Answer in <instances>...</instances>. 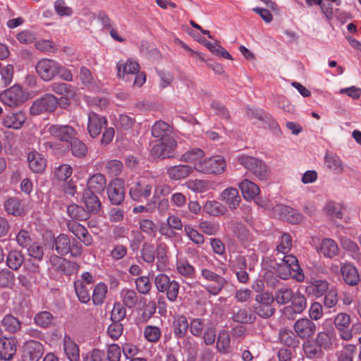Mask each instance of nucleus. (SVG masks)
<instances>
[{
  "label": "nucleus",
  "mask_w": 361,
  "mask_h": 361,
  "mask_svg": "<svg viewBox=\"0 0 361 361\" xmlns=\"http://www.w3.org/2000/svg\"><path fill=\"white\" fill-rule=\"evenodd\" d=\"M279 260L276 262V271L279 277L283 280H287L291 276V273H295L293 278L297 281L301 282L305 279V275L302 273L298 260L293 255H284L283 257H276L274 260Z\"/></svg>",
  "instance_id": "obj_1"
},
{
  "label": "nucleus",
  "mask_w": 361,
  "mask_h": 361,
  "mask_svg": "<svg viewBox=\"0 0 361 361\" xmlns=\"http://www.w3.org/2000/svg\"><path fill=\"white\" fill-rule=\"evenodd\" d=\"M130 198L136 202H142L150 197L153 189V180L141 177L128 185Z\"/></svg>",
  "instance_id": "obj_2"
},
{
  "label": "nucleus",
  "mask_w": 361,
  "mask_h": 361,
  "mask_svg": "<svg viewBox=\"0 0 361 361\" xmlns=\"http://www.w3.org/2000/svg\"><path fill=\"white\" fill-rule=\"evenodd\" d=\"M226 161L221 156H212L194 164V169L204 174H221L226 169Z\"/></svg>",
  "instance_id": "obj_3"
},
{
  "label": "nucleus",
  "mask_w": 361,
  "mask_h": 361,
  "mask_svg": "<svg viewBox=\"0 0 361 361\" xmlns=\"http://www.w3.org/2000/svg\"><path fill=\"white\" fill-rule=\"evenodd\" d=\"M238 161L259 180H266L269 172L267 166L254 157L243 154L238 157Z\"/></svg>",
  "instance_id": "obj_4"
},
{
  "label": "nucleus",
  "mask_w": 361,
  "mask_h": 361,
  "mask_svg": "<svg viewBox=\"0 0 361 361\" xmlns=\"http://www.w3.org/2000/svg\"><path fill=\"white\" fill-rule=\"evenodd\" d=\"M151 134L154 137L164 141L170 148L177 147L173 128L163 121H157L154 123L152 126Z\"/></svg>",
  "instance_id": "obj_5"
},
{
  "label": "nucleus",
  "mask_w": 361,
  "mask_h": 361,
  "mask_svg": "<svg viewBox=\"0 0 361 361\" xmlns=\"http://www.w3.org/2000/svg\"><path fill=\"white\" fill-rule=\"evenodd\" d=\"M255 301L257 304L254 307L255 312L260 317L267 319L274 314L275 309L272 304L274 298L271 293H259L255 296Z\"/></svg>",
  "instance_id": "obj_6"
},
{
  "label": "nucleus",
  "mask_w": 361,
  "mask_h": 361,
  "mask_svg": "<svg viewBox=\"0 0 361 361\" xmlns=\"http://www.w3.org/2000/svg\"><path fill=\"white\" fill-rule=\"evenodd\" d=\"M57 98L51 94H46L35 100L30 108V114L38 116L44 113L54 111L58 106Z\"/></svg>",
  "instance_id": "obj_7"
},
{
  "label": "nucleus",
  "mask_w": 361,
  "mask_h": 361,
  "mask_svg": "<svg viewBox=\"0 0 361 361\" xmlns=\"http://www.w3.org/2000/svg\"><path fill=\"white\" fill-rule=\"evenodd\" d=\"M201 276L206 281L213 282V283L204 286V288L207 292L212 295H217L219 294L227 283V280L225 278L209 269H202L201 271Z\"/></svg>",
  "instance_id": "obj_8"
},
{
  "label": "nucleus",
  "mask_w": 361,
  "mask_h": 361,
  "mask_svg": "<svg viewBox=\"0 0 361 361\" xmlns=\"http://www.w3.org/2000/svg\"><path fill=\"white\" fill-rule=\"evenodd\" d=\"M59 63L53 59H42L35 65V70L44 81H50L59 75Z\"/></svg>",
  "instance_id": "obj_9"
},
{
  "label": "nucleus",
  "mask_w": 361,
  "mask_h": 361,
  "mask_svg": "<svg viewBox=\"0 0 361 361\" xmlns=\"http://www.w3.org/2000/svg\"><path fill=\"white\" fill-rule=\"evenodd\" d=\"M0 99L10 107L20 106L26 101L23 91L18 85H14L1 93Z\"/></svg>",
  "instance_id": "obj_10"
},
{
  "label": "nucleus",
  "mask_w": 361,
  "mask_h": 361,
  "mask_svg": "<svg viewBox=\"0 0 361 361\" xmlns=\"http://www.w3.org/2000/svg\"><path fill=\"white\" fill-rule=\"evenodd\" d=\"M51 268L61 274L71 275L78 271L79 265L70 260H67L56 255H52L49 258Z\"/></svg>",
  "instance_id": "obj_11"
},
{
  "label": "nucleus",
  "mask_w": 361,
  "mask_h": 361,
  "mask_svg": "<svg viewBox=\"0 0 361 361\" xmlns=\"http://www.w3.org/2000/svg\"><path fill=\"white\" fill-rule=\"evenodd\" d=\"M274 215L291 224H298L303 220L302 214L290 207L283 204H277L274 207Z\"/></svg>",
  "instance_id": "obj_12"
},
{
  "label": "nucleus",
  "mask_w": 361,
  "mask_h": 361,
  "mask_svg": "<svg viewBox=\"0 0 361 361\" xmlns=\"http://www.w3.org/2000/svg\"><path fill=\"white\" fill-rule=\"evenodd\" d=\"M107 194L111 204H121L125 198L123 181L118 178L111 180L107 186Z\"/></svg>",
  "instance_id": "obj_13"
},
{
  "label": "nucleus",
  "mask_w": 361,
  "mask_h": 361,
  "mask_svg": "<svg viewBox=\"0 0 361 361\" xmlns=\"http://www.w3.org/2000/svg\"><path fill=\"white\" fill-rule=\"evenodd\" d=\"M51 137L62 142H70L76 135V130L71 126L51 125L48 128Z\"/></svg>",
  "instance_id": "obj_14"
},
{
  "label": "nucleus",
  "mask_w": 361,
  "mask_h": 361,
  "mask_svg": "<svg viewBox=\"0 0 361 361\" xmlns=\"http://www.w3.org/2000/svg\"><path fill=\"white\" fill-rule=\"evenodd\" d=\"M293 329L299 338L308 339L315 334L317 326L311 319L302 318L295 322Z\"/></svg>",
  "instance_id": "obj_15"
},
{
  "label": "nucleus",
  "mask_w": 361,
  "mask_h": 361,
  "mask_svg": "<svg viewBox=\"0 0 361 361\" xmlns=\"http://www.w3.org/2000/svg\"><path fill=\"white\" fill-rule=\"evenodd\" d=\"M107 125V120L105 117L99 116L94 112L88 114L87 130L91 137H97L101 133L102 129Z\"/></svg>",
  "instance_id": "obj_16"
},
{
  "label": "nucleus",
  "mask_w": 361,
  "mask_h": 361,
  "mask_svg": "<svg viewBox=\"0 0 361 361\" xmlns=\"http://www.w3.org/2000/svg\"><path fill=\"white\" fill-rule=\"evenodd\" d=\"M44 353L43 345L35 341H27L24 346L23 358L25 361H39Z\"/></svg>",
  "instance_id": "obj_17"
},
{
  "label": "nucleus",
  "mask_w": 361,
  "mask_h": 361,
  "mask_svg": "<svg viewBox=\"0 0 361 361\" xmlns=\"http://www.w3.org/2000/svg\"><path fill=\"white\" fill-rule=\"evenodd\" d=\"M116 68L118 76L128 81L130 80V77H133L135 74L137 73L140 66L137 62L128 59L126 61H118Z\"/></svg>",
  "instance_id": "obj_18"
},
{
  "label": "nucleus",
  "mask_w": 361,
  "mask_h": 361,
  "mask_svg": "<svg viewBox=\"0 0 361 361\" xmlns=\"http://www.w3.org/2000/svg\"><path fill=\"white\" fill-rule=\"evenodd\" d=\"M350 324V317L348 314L339 313L334 319L336 328L340 331L342 339L349 341L353 337L352 331L348 329Z\"/></svg>",
  "instance_id": "obj_19"
},
{
  "label": "nucleus",
  "mask_w": 361,
  "mask_h": 361,
  "mask_svg": "<svg viewBox=\"0 0 361 361\" xmlns=\"http://www.w3.org/2000/svg\"><path fill=\"white\" fill-rule=\"evenodd\" d=\"M68 230L74 234L85 245L89 246L92 243V238L87 228L76 221H69L67 223Z\"/></svg>",
  "instance_id": "obj_20"
},
{
  "label": "nucleus",
  "mask_w": 361,
  "mask_h": 361,
  "mask_svg": "<svg viewBox=\"0 0 361 361\" xmlns=\"http://www.w3.org/2000/svg\"><path fill=\"white\" fill-rule=\"evenodd\" d=\"M16 341L13 338H0V358L11 360L16 353Z\"/></svg>",
  "instance_id": "obj_21"
},
{
  "label": "nucleus",
  "mask_w": 361,
  "mask_h": 361,
  "mask_svg": "<svg viewBox=\"0 0 361 361\" xmlns=\"http://www.w3.org/2000/svg\"><path fill=\"white\" fill-rule=\"evenodd\" d=\"M63 350L70 361H79L80 350L77 343L68 334H65L63 338Z\"/></svg>",
  "instance_id": "obj_22"
},
{
  "label": "nucleus",
  "mask_w": 361,
  "mask_h": 361,
  "mask_svg": "<svg viewBox=\"0 0 361 361\" xmlns=\"http://www.w3.org/2000/svg\"><path fill=\"white\" fill-rule=\"evenodd\" d=\"M25 120V114L19 111L6 115L3 119L2 124L8 128L19 129L22 127Z\"/></svg>",
  "instance_id": "obj_23"
},
{
  "label": "nucleus",
  "mask_w": 361,
  "mask_h": 361,
  "mask_svg": "<svg viewBox=\"0 0 361 361\" xmlns=\"http://www.w3.org/2000/svg\"><path fill=\"white\" fill-rule=\"evenodd\" d=\"M193 170H195L194 166L180 164L168 168L167 174L171 180H179L188 177Z\"/></svg>",
  "instance_id": "obj_24"
},
{
  "label": "nucleus",
  "mask_w": 361,
  "mask_h": 361,
  "mask_svg": "<svg viewBox=\"0 0 361 361\" xmlns=\"http://www.w3.org/2000/svg\"><path fill=\"white\" fill-rule=\"evenodd\" d=\"M341 274L344 281L350 286H355L360 281V276L356 267L350 263L341 267Z\"/></svg>",
  "instance_id": "obj_25"
},
{
  "label": "nucleus",
  "mask_w": 361,
  "mask_h": 361,
  "mask_svg": "<svg viewBox=\"0 0 361 361\" xmlns=\"http://www.w3.org/2000/svg\"><path fill=\"white\" fill-rule=\"evenodd\" d=\"M27 161L30 170L34 173H41L46 167V159L36 151L29 152Z\"/></svg>",
  "instance_id": "obj_26"
},
{
  "label": "nucleus",
  "mask_w": 361,
  "mask_h": 361,
  "mask_svg": "<svg viewBox=\"0 0 361 361\" xmlns=\"http://www.w3.org/2000/svg\"><path fill=\"white\" fill-rule=\"evenodd\" d=\"M175 149L176 147L170 148L164 141H161L160 143L156 144L152 147L151 154L156 158H174L176 157Z\"/></svg>",
  "instance_id": "obj_27"
},
{
  "label": "nucleus",
  "mask_w": 361,
  "mask_h": 361,
  "mask_svg": "<svg viewBox=\"0 0 361 361\" xmlns=\"http://www.w3.org/2000/svg\"><path fill=\"white\" fill-rule=\"evenodd\" d=\"M167 250L168 247L165 243H157L155 254L157 257L156 266L158 271H164L167 267L169 262Z\"/></svg>",
  "instance_id": "obj_28"
},
{
  "label": "nucleus",
  "mask_w": 361,
  "mask_h": 361,
  "mask_svg": "<svg viewBox=\"0 0 361 361\" xmlns=\"http://www.w3.org/2000/svg\"><path fill=\"white\" fill-rule=\"evenodd\" d=\"M106 186V178L101 173H96L91 176L87 180V189L92 193H100L103 192Z\"/></svg>",
  "instance_id": "obj_29"
},
{
  "label": "nucleus",
  "mask_w": 361,
  "mask_h": 361,
  "mask_svg": "<svg viewBox=\"0 0 361 361\" xmlns=\"http://www.w3.org/2000/svg\"><path fill=\"white\" fill-rule=\"evenodd\" d=\"M82 202L85 204L87 212L90 214L97 213L100 209L101 202L95 193L90 190H84L82 194Z\"/></svg>",
  "instance_id": "obj_30"
},
{
  "label": "nucleus",
  "mask_w": 361,
  "mask_h": 361,
  "mask_svg": "<svg viewBox=\"0 0 361 361\" xmlns=\"http://www.w3.org/2000/svg\"><path fill=\"white\" fill-rule=\"evenodd\" d=\"M221 198L231 209H236L241 200L238 190L235 188L225 189L221 193Z\"/></svg>",
  "instance_id": "obj_31"
},
{
  "label": "nucleus",
  "mask_w": 361,
  "mask_h": 361,
  "mask_svg": "<svg viewBox=\"0 0 361 361\" xmlns=\"http://www.w3.org/2000/svg\"><path fill=\"white\" fill-rule=\"evenodd\" d=\"M238 186L243 197L246 200L254 199L260 192L259 186L247 179L241 181Z\"/></svg>",
  "instance_id": "obj_32"
},
{
  "label": "nucleus",
  "mask_w": 361,
  "mask_h": 361,
  "mask_svg": "<svg viewBox=\"0 0 361 361\" xmlns=\"http://www.w3.org/2000/svg\"><path fill=\"white\" fill-rule=\"evenodd\" d=\"M317 250L326 257L332 258L338 253V249L336 242L330 238H324L322 240Z\"/></svg>",
  "instance_id": "obj_33"
},
{
  "label": "nucleus",
  "mask_w": 361,
  "mask_h": 361,
  "mask_svg": "<svg viewBox=\"0 0 361 361\" xmlns=\"http://www.w3.org/2000/svg\"><path fill=\"white\" fill-rule=\"evenodd\" d=\"M5 211L14 216H21L24 213V206L20 200L16 197L8 198L4 204Z\"/></svg>",
  "instance_id": "obj_34"
},
{
  "label": "nucleus",
  "mask_w": 361,
  "mask_h": 361,
  "mask_svg": "<svg viewBox=\"0 0 361 361\" xmlns=\"http://www.w3.org/2000/svg\"><path fill=\"white\" fill-rule=\"evenodd\" d=\"M189 324L187 318L183 315H178L173 322V331L178 338H184L186 335Z\"/></svg>",
  "instance_id": "obj_35"
},
{
  "label": "nucleus",
  "mask_w": 361,
  "mask_h": 361,
  "mask_svg": "<svg viewBox=\"0 0 361 361\" xmlns=\"http://www.w3.org/2000/svg\"><path fill=\"white\" fill-rule=\"evenodd\" d=\"M326 166L336 173H341L343 171V164L341 158L336 154L326 153L324 157Z\"/></svg>",
  "instance_id": "obj_36"
},
{
  "label": "nucleus",
  "mask_w": 361,
  "mask_h": 361,
  "mask_svg": "<svg viewBox=\"0 0 361 361\" xmlns=\"http://www.w3.org/2000/svg\"><path fill=\"white\" fill-rule=\"evenodd\" d=\"M307 302L306 298L300 293L297 292L294 293V297L291 299V305L286 307V312H293L296 314L301 313L306 307Z\"/></svg>",
  "instance_id": "obj_37"
},
{
  "label": "nucleus",
  "mask_w": 361,
  "mask_h": 361,
  "mask_svg": "<svg viewBox=\"0 0 361 361\" xmlns=\"http://www.w3.org/2000/svg\"><path fill=\"white\" fill-rule=\"evenodd\" d=\"M71 240L66 234H59L54 239V247L56 252L61 256L66 255L70 251Z\"/></svg>",
  "instance_id": "obj_38"
},
{
  "label": "nucleus",
  "mask_w": 361,
  "mask_h": 361,
  "mask_svg": "<svg viewBox=\"0 0 361 361\" xmlns=\"http://www.w3.org/2000/svg\"><path fill=\"white\" fill-rule=\"evenodd\" d=\"M329 284L326 281L314 280L306 287V292L313 293L317 298L321 297L327 291Z\"/></svg>",
  "instance_id": "obj_39"
},
{
  "label": "nucleus",
  "mask_w": 361,
  "mask_h": 361,
  "mask_svg": "<svg viewBox=\"0 0 361 361\" xmlns=\"http://www.w3.org/2000/svg\"><path fill=\"white\" fill-rule=\"evenodd\" d=\"M24 255L20 251L11 250L6 257V264L9 268L18 270L24 262Z\"/></svg>",
  "instance_id": "obj_40"
},
{
  "label": "nucleus",
  "mask_w": 361,
  "mask_h": 361,
  "mask_svg": "<svg viewBox=\"0 0 361 361\" xmlns=\"http://www.w3.org/2000/svg\"><path fill=\"white\" fill-rule=\"evenodd\" d=\"M279 338L282 343L288 347H295L299 343L295 333L287 329L280 330Z\"/></svg>",
  "instance_id": "obj_41"
},
{
  "label": "nucleus",
  "mask_w": 361,
  "mask_h": 361,
  "mask_svg": "<svg viewBox=\"0 0 361 361\" xmlns=\"http://www.w3.org/2000/svg\"><path fill=\"white\" fill-rule=\"evenodd\" d=\"M294 297L293 290L288 287L278 289L274 295V301L279 305H286Z\"/></svg>",
  "instance_id": "obj_42"
},
{
  "label": "nucleus",
  "mask_w": 361,
  "mask_h": 361,
  "mask_svg": "<svg viewBox=\"0 0 361 361\" xmlns=\"http://www.w3.org/2000/svg\"><path fill=\"white\" fill-rule=\"evenodd\" d=\"M233 319L236 322L247 324L253 322L255 320V316L250 308L244 307L234 313Z\"/></svg>",
  "instance_id": "obj_43"
},
{
  "label": "nucleus",
  "mask_w": 361,
  "mask_h": 361,
  "mask_svg": "<svg viewBox=\"0 0 361 361\" xmlns=\"http://www.w3.org/2000/svg\"><path fill=\"white\" fill-rule=\"evenodd\" d=\"M204 152L200 148H192L181 155L180 161L184 162H199L200 160H203L202 158L204 157Z\"/></svg>",
  "instance_id": "obj_44"
},
{
  "label": "nucleus",
  "mask_w": 361,
  "mask_h": 361,
  "mask_svg": "<svg viewBox=\"0 0 361 361\" xmlns=\"http://www.w3.org/2000/svg\"><path fill=\"white\" fill-rule=\"evenodd\" d=\"M303 350L305 355L311 359L319 358L323 355L322 350L316 343L307 341L303 343Z\"/></svg>",
  "instance_id": "obj_45"
},
{
  "label": "nucleus",
  "mask_w": 361,
  "mask_h": 361,
  "mask_svg": "<svg viewBox=\"0 0 361 361\" xmlns=\"http://www.w3.org/2000/svg\"><path fill=\"white\" fill-rule=\"evenodd\" d=\"M13 66L8 64L0 68V87L4 88L8 86L13 78Z\"/></svg>",
  "instance_id": "obj_46"
},
{
  "label": "nucleus",
  "mask_w": 361,
  "mask_h": 361,
  "mask_svg": "<svg viewBox=\"0 0 361 361\" xmlns=\"http://www.w3.org/2000/svg\"><path fill=\"white\" fill-rule=\"evenodd\" d=\"M292 247V238L286 233L282 234L281 237V242L276 247V257H283L290 250Z\"/></svg>",
  "instance_id": "obj_47"
},
{
  "label": "nucleus",
  "mask_w": 361,
  "mask_h": 361,
  "mask_svg": "<svg viewBox=\"0 0 361 361\" xmlns=\"http://www.w3.org/2000/svg\"><path fill=\"white\" fill-rule=\"evenodd\" d=\"M71 145V153L74 157L83 158L87 154V147L85 143L75 137L69 142Z\"/></svg>",
  "instance_id": "obj_48"
},
{
  "label": "nucleus",
  "mask_w": 361,
  "mask_h": 361,
  "mask_svg": "<svg viewBox=\"0 0 361 361\" xmlns=\"http://www.w3.org/2000/svg\"><path fill=\"white\" fill-rule=\"evenodd\" d=\"M67 212L73 219L86 220L90 214L83 207L75 204H71L67 207Z\"/></svg>",
  "instance_id": "obj_49"
},
{
  "label": "nucleus",
  "mask_w": 361,
  "mask_h": 361,
  "mask_svg": "<svg viewBox=\"0 0 361 361\" xmlns=\"http://www.w3.org/2000/svg\"><path fill=\"white\" fill-rule=\"evenodd\" d=\"M123 305L128 308H133L137 303L138 298L135 290L124 288L121 292Z\"/></svg>",
  "instance_id": "obj_50"
},
{
  "label": "nucleus",
  "mask_w": 361,
  "mask_h": 361,
  "mask_svg": "<svg viewBox=\"0 0 361 361\" xmlns=\"http://www.w3.org/2000/svg\"><path fill=\"white\" fill-rule=\"evenodd\" d=\"M107 293V286L103 283L97 284L93 290L92 302L95 305L103 304Z\"/></svg>",
  "instance_id": "obj_51"
},
{
  "label": "nucleus",
  "mask_w": 361,
  "mask_h": 361,
  "mask_svg": "<svg viewBox=\"0 0 361 361\" xmlns=\"http://www.w3.org/2000/svg\"><path fill=\"white\" fill-rule=\"evenodd\" d=\"M341 244L343 249L351 252L352 257L356 261H361V253L357 244L347 238L341 239Z\"/></svg>",
  "instance_id": "obj_52"
},
{
  "label": "nucleus",
  "mask_w": 361,
  "mask_h": 361,
  "mask_svg": "<svg viewBox=\"0 0 361 361\" xmlns=\"http://www.w3.org/2000/svg\"><path fill=\"white\" fill-rule=\"evenodd\" d=\"M74 288L78 300L82 303H87L90 300V295L86 285L82 281L77 280L74 282Z\"/></svg>",
  "instance_id": "obj_53"
},
{
  "label": "nucleus",
  "mask_w": 361,
  "mask_h": 361,
  "mask_svg": "<svg viewBox=\"0 0 361 361\" xmlns=\"http://www.w3.org/2000/svg\"><path fill=\"white\" fill-rule=\"evenodd\" d=\"M54 319V316L49 312L42 311L35 315V322L37 326L47 328L52 325Z\"/></svg>",
  "instance_id": "obj_54"
},
{
  "label": "nucleus",
  "mask_w": 361,
  "mask_h": 361,
  "mask_svg": "<svg viewBox=\"0 0 361 361\" xmlns=\"http://www.w3.org/2000/svg\"><path fill=\"white\" fill-rule=\"evenodd\" d=\"M2 325L9 333H16L20 328V322L15 317L8 314L2 320Z\"/></svg>",
  "instance_id": "obj_55"
},
{
  "label": "nucleus",
  "mask_w": 361,
  "mask_h": 361,
  "mask_svg": "<svg viewBox=\"0 0 361 361\" xmlns=\"http://www.w3.org/2000/svg\"><path fill=\"white\" fill-rule=\"evenodd\" d=\"M204 211L212 216H219L224 212V207L216 201H207L203 207Z\"/></svg>",
  "instance_id": "obj_56"
},
{
  "label": "nucleus",
  "mask_w": 361,
  "mask_h": 361,
  "mask_svg": "<svg viewBox=\"0 0 361 361\" xmlns=\"http://www.w3.org/2000/svg\"><path fill=\"white\" fill-rule=\"evenodd\" d=\"M139 228L143 233L149 236L155 237L157 228L152 220L148 219L140 220Z\"/></svg>",
  "instance_id": "obj_57"
},
{
  "label": "nucleus",
  "mask_w": 361,
  "mask_h": 361,
  "mask_svg": "<svg viewBox=\"0 0 361 361\" xmlns=\"http://www.w3.org/2000/svg\"><path fill=\"white\" fill-rule=\"evenodd\" d=\"M141 257L147 263L151 264L155 259V249L152 244L144 243L141 250Z\"/></svg>",
  "instance_id": "obj_58"
},
{
  "label": "nucleus",
  "mask_w": 361,
  "mask_h": 361,
  "mask_svg": "<svg viewBox=\"0 0 361 361\" xmlns=\"http://www.w3.org/2000/svg\"><path fill=\"white\" fill-rule=\"evenodd\" d=\"M184 231L190 240L197 245H202L204 243V237L203 235L192 228L190 225L184 226Z\"/></svg>",
  "instance_id": "obj_59"
},
{
  "label": "nucleus",
  "mask_w": 361,
  "mask_h": 361,
  "mask_svg": "<svg viewBox=\"0 0 361 361\" xmlns=\"http://www.w3.org/2000/svg\"><path fill=\"white\" fill-rule=\"evenodd\" d=\"M144 336L147 341L151 343L158 341L161 337V330L155 326L148 325L144 329Z\"/></svg>",
  "instance_id": "obj_60"
},
{
  "label": "nucleus",
  "mask_w": 361,
  "mask_h": 361,
  "mask_svg": "<svg viewBox=\"0 0 361 361\" xmlns=\"http://www.w3.org/2000/svg\"><path fill=\"white\" fill-rule=\"evenodd\" d=\"M230 345V336L228 332L225 330H222L219 332L216 341L217 349L224 353L228 352V348Z\"/></svg>",
  "instance_id": "obj_61"
},
{
  "label": "nucleus",
  "mask_w": 361,
  "mask_h": 361,
  "mask_svg": "<svg viewBox=\"0 0 361 361\" xmlns=\"http://www.w3.org/2000/svg\"><path fill=\"white\" fill-rule=\"evenodd\" d=\"M316 343L321 349H330L332 346V335L324 331L319 332L317 336Z\"/></svg>",
  "instance_id": "obj_62"
},
{
  "label": "nucleus",
  "mask_w": 361,
  "mask_h": 361,
  "mask_svg": "<svg viewBox=\"0 0 361 361\" xmlns=\"http://www.w3.org/2000/svg\"><path fill=\"white\" fill-rule=\"evenodd\" d=\"M185 185L189 190L198 193L204 192L208 188L207 183L203 180H190Z\"/></svg>",
  "instance_id": "obj_63"
},
{
  "label": "nucleus",
  "mask_w": 361,
  "mask_h": 361,
  "mask_svg": "<svg viewBox=\"0 0 361 361\" xmlns=\"http://www.w3.org/2000/svg\"><path fill=\"white\" fill-rule=\"evenodd\" d=\"M178 272L182 276L192 277L195 274V268L187 260H180L176 264Z\"/></svg>",
  "instance_id": "obj_64"
}]
</instances>
